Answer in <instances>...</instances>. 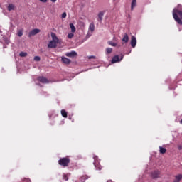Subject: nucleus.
Returning <instances> with one entry per match:
<instances>
[{"label": "nucleus", "mask_w": 182, "mask_h": 182, "mask_svg": "<svg viewBox=\"0 0 182 182\" xmlns=\"http://www.w3.org/2000/svg\"><path fill=\"white\" fill-rule=\"evenodd\" d=\"M70 28L71 29V32L73 33L75 32H76V28H75V25H73V23H70Z\"/></svg>", "instance_id": "nucleus-18"}, {"label": "nucleus", "mask_w": 182, "mask_h": 182, "mask_svg": "<svg viewBox=\"0 0 182 182\" xmlns=\"http://www.w3.org/2000/svg\"><path fill=\"white\" fill-rule=\"evenodd\" d=\"M136 45H137V39L134 36L131 37V46L132 48H136Z\"/></svg>", "instance_id": "nucleus-8"}, {"label": "nucleus", "mask_w": 182, "mask_h": 182, "mask_svg": "<svg viewBox=\"0 0 182 182\" xmlns=\"http://www.w3.org/2000/svg\"><path fill=\"white\" fill-rule=\"evenodd\" d=\"M89 31L90 32H94L95 31V23H91L89 26Z\"/></svg>", "instance_id": "nucleus-17"}, {"label": "nucleus", "mask_w": 182, "mask_h": 182, "mask_svg": "<svg viewBox=\"0 0 182 182\" xmlns=\"http://www.w3.org/2000/svg\"><path fill=\"white\" fill-rule=\"evenodd\" d=\"M113 52V49L112 48H106V53L107 55H109Z\"/></svg>", "instance_id": "nucleus-22"}, {"label": "nucleus", "mask_w": 182, "mask_h": 182, "mask_svg": "<svg viewBox=\"0 0 182 182\" xmlns=\"http://www.w3.org/2000/svg\"><path fill=\"white\" fill-rule=\"evenodd\" d=\"M182 180V175L178 174L175 176V179L173 180V182H180Z\"/></svg>", "instance_id": "nucleus-13"}, {"label": "nucleus", "mask_w": 182, "mask_h": 182, "mask_svg": "<svg viewBox=\"0 0 182 182\" xmlns=\"http://www.w3.org/2000/svg\"><path fill=\"white\" fill-rule=\"evenodd\" d=\"M63 178L65 180V181H68V180H69V174H64L63 176Z\"/></svg>", "instance_id": "nucleus-24"}, {"label": "nucleus", "mask_w": 182, "mask_h": 182, "mask_svg": "<svg viewBox=\"0 0 182 182\" xmlns=\"http://www.w3.org/2000/svg\"><path fill=\"white\" fill-rule=\"evenodd\" d=\"M151 177L154 180H157V178H160V177H161V172L159 170H155L151 172Z\"/></svg>", "instance_id": "nucleus-4"}, {"label": "nucleus", "mask_w": 182, "mask_h": 182, "mask_svg": "<svg viewBox=\"0 0 182 182\" xmlns=\"http://www.w3.org/2000/svg\"><path fill=\"white\" fill-rule=\"evenodd\" d=\"M19 56H21V58H25V57L28 56V53L21 52L19 54Z\"/></svg>", "instance_id": "nucleus-21"}, {"label": "nucleus", "mask_w": 182, "mask_h": 182, "mask_svg": "<svg viewBox=\"0 0 182 182\" xmlns=\"http://www.w3.org/2000/svg\"><path fill=\"white\" fill-rule=\"evenodd\" d=\"M70 163V159L69 157H63L58 160V164L62 167H68Z\"/></svg>", "instance_id": "nucleus-3"}, {"label": "nucleus", "mask_w": 182, "mask_h": 182, "mask_svg": "<svg viewBox=\"0 0 182 182\" xmlns=\"http://www.w3.org/2000/svg\"><path fill=\"white\" fill-rule=\"evenodd\" d=\"M122 42H124V43H127V42H129V35H127V33L124 35Z\"/></svg>", "instance_id": "nucleus-14"}, {"label": "nucleus", "mask_w": 182, "mask_h": 182, "mask_svg": "<svg viewBox=\"0 0 182 182\" xmlns=\"http://www.w3.org/2000/svg\"><path fill=\"white\" fill-rule=\"evenodd\" d=\"M61 60L63 63H65V65H69L70 63V60L66 57H63Z\"/></svg>", "instance_id": "nucleus-12"}, {"label": "nucleus", "mask_w": 182, "mask_h": 182, "mask_svg": "<svg viewBox=\"0 0 182 182\" xmlns=\"http://www.w3.org/2000/svg\"><path fill=\"white\" fill-rule=\"evenodd\" d=\"M41 32L39 28L33 29L31 31L29 32L28 37L31 38V36H35V35H38Z\"/></svg>", "instance_id": "nucleus-5"}, {"label": "nucleus", "mask_w": 182, "mask_h": 182, "mask_svg": "<svg viewBox=\"0 0 182 182\" xmlns=\"http://www.w3.org/2000/svg\"><path fill=\"white\" fill-rule=\"evenodd\" d=\"M173 17L178 25H182V11L174 9L173 11Z\"/></svg>", "instance_id": "nucleus-1"}, {"label": "nucleus", "mask_w": 182, "mask_h": 182, "mask_svg": "<svg viewBox=\"0 0 182 182\" xmlns=\"http://www.w3.org/2000/svg\"><path fill=\"white\" fill-rule=\"evenodd\" d=\"M159 153H161V154H166V153H167V149L162 146H159Z\"/></svg>", "instance_id": "nucleus-16"}, {"label": "nucleus", "mask_w": 182, "mask_h": 182, "mask_svg": "<svg viewBox=\"0 0 182 182\" xmlns=\"http://www.w3.org/2000/svg\"><path fill=\"white\" fill-rule=\"evenodd\" d=\"M178 150H182V146H181V145H179V146H178Z\"/></svg>", "instance_id": "nucleus-33"}, {"label": "nucleus", "mask_w": 182, "mask_h": 182, "mask_svg": "<svg viewBox=\"0 0 182 182\" xmlns=\"http://www.w3.org/2000/svg\"><path fill=\"white\" fill-rule=\"evenodd\" d=\"M180 123H181V124H182V119H181V120Z\"/></svg>", "instance_id": "nucleus-35"}, {"label": "nucleus", "mask_w": 182, "mask_h": 182, "mask_svg": "<svg viewBox=\"0 0 182 182\" xmlns=\"http://www.w3.org/2000/svg\"><path fill=\"white\" fill-rule=\"evenodd\" d=\"M34 60H35L36 62H39V61L41 60V57H39V56H35V57H34Z\"/></svg>", "instance_id": "nucleus-28"}, {"label": "nucleus", "mask_w": 182, "mask_h": 182, "mask_svg": "<svg viewBox=\"0 0 182 182\" xmlns=\"http://www.w3.org/2000/svg\"><path fill=\"white\" fill-rule=\"evenodd\" d=\"M122 59H123V56H122L120 59L119 55H114L112 59V63H117V62H120Z\"/></svg>", "instance_id": "nucleus-9"}, {"label": "nucleus", "mask_w": 182, "mask_h": 182, "mask_svg": "<svg viewBox=\"0 0 182 182\" xmlns=\"http://www.w3.org/2000/svg\"><path fill=\"white\" fill-rule=\"evenodd\" d=\"M87 178H89V177H87V175H83V176H81V178H80V181H81V182H85V181H86V180H87Z\"/></svg>", "instance_id": "nucleus-20"}, {"label": "nucleus", "mask_w": 182, "mask_h": 182, "mask_svg": "<svg viewBox=\"0 0 182 182\" xmlns=\"http://www.w3.org/2000/svg\"><path fill=\"white\" fill-rule=\"evenodd\" d=\"M23 182H32V181H31V179L26 178H24L23 179Z\"/></svg>", "instance_id": "nucleus-29"}, {"label": "nucleus", "mask_w": 182, "mask_h": 182, "mask_svg": "<svg viewBox=\"0 0 182 182\" xmlns=\"http://www.w3.org/2000/svg\"><path fill=\"white\" fill-rule=\"evenodd\" d=\"M50 1H51V2H54L55 3V2H56L57 0H50Z\"/></svg>", "instance_id": "nucleus-34"}, {"label": "nucleus", "mask_w": 182, "mask_h": 182, "mask_svg": "<svg viewBox=\"0 0 182 182\" xmlns=\"http://www.w3.org/2000/svg\"><path fill=\"white\" fill-rule=\"evenodd\" d=\"M37 80H38V82H41V83H43V84L49 83V80H48L46 77L43 76L38 77Z\"/></svg>", "instance_id": "nucleus-6"}, {"label": "nucleus", "mask_w": 182, "mask_h": 182, "mask_svg": "<svg viewBox=\"0 0 182 182\" xmlns=\"http://www.w3.org/2000/svg\"><path fill=\"white\" fill-rule=\"evenodd\" d=\"M93 159L95 161L94 164H95V163H97V161H99V158L97 157V156H94Z\"/></svg>", "instance_id": "nucleus-26"}, {"label": "nucleus", "mask_w": 182, "mask_h": 182, "mask_svg": "<svg viewBox=\"0 0 182 182\" xmlns=\"http://www.w3.org/2000/svg\"><path fill=\"white\" fill-rule=\"evenodd\" d=\"M73 36H75V34H73L72 33L68 34V39H72V38H73Z\"/></svg>", "instance_id": "nucleus-27"}, {"label": "nucleus", "mask_w": 182, "mask_h": 182, "mask_svg": "<svg viewBox=\"0 0 182 182\" xmlns=\"http://www.w3.org/2000/svg\"><path fill=\"white\" fill-rule=\"evenodd\" d=\"M65 55L68 58H75V56H77V53L75 51H71L70 53H67Z\"/></svg>", "instance_id": "nucleus-10"}, {"label": "nucleus", "mask_w": 182, "mask_h": 182, "mask_svg": "<svg viewBox=\"0 0 182 182\" xmlns=\"http://www.w3.org/2000/svg\"><path fill=\"white\" fill-rule=\"evenodd\" d=\"M88 59H96V56H95V55L89 56Z\"/></svg>", "instance_id": "nucleus-31"}, {"label": "nucleus", "mask_w": 182, "mask_h": 182, "mask_svg": "<svg viewBox=\"0 0 182 182\" xmlns=\"http://www.w3.org/2000/svg\"><path fill=\"white\" fill-rule=\"evenodd\" d=\"M105 12H106V11H100L98 13L97 18L98 22L102 23V21H103V16H105Z\"/></svg>", "instance_id": "nucleus-7"}, {"label": "nucleus", "mask_w": 182, "mask_h": 182, "mask_svg": "<svg viewBox=\"0 0 182 182\" xmlns=\"http://www.w3.org/2000/svg\"><path fill=\"white\" fill-rule=\"evenodd\" d=\"M51 38L52 41L48 44V48L53 49L58 46V44L59 43V38H58V36L55 33H51Z\"/></svg>", "instance_id": "nucleus-2"}, {"label": "nucleus", "mask_w": 182, "mask_h": 182, "mask_svg": "<svg viewBox=\"0 0 182 182\" xmlns=\"http://www.w3.org/2000/svg\"><path fill=\"white\" fill-rule=\"evenodd\" d=\"M18 36H19L21 38V36H22V35H23V32L22 31V30H19L17 33Z\"/></svg>", "instance_id": "nucleus-25"}, {"label": "nucleus", "mask_w": 182, "mask_h": 182, "mask_svg": "<svg viewBox=\"0 0 182 182\" xmlns=\"http://www.w3.org/2000/svg\"><path fill=\"white\" fill-rule=\"evenodd\" d=\"M136 6H137V0H132L131 3V11H133Z\"/></svg>", "instance_id": "nucleus-11"}, {"label": "nucleus", "mask_w": 182, "mask_h": 182, "mask_svg": "<svg viewBox=\"0 0 182 182\" xmlns=\"http://www.w3.org/2000/svg\"><path fill=\"white\" fill-rule=\"evenodd\" d=\"M66 16H67L66 12H64L62 14L61 18L63 19V18H66Z\"/></svg>", "instance_id": "nucleus-30"}, {"label": "nucleus", "mask_w": 182, "mask_h": 182, "mask_svg": "<svg viewBox=\"0 0 182 182\" xmlns=\"http://www.w3.org/2000/svg\"><path fill=\"white\" fill-rule=\"evenodd\" d=\"M40 2H43L44 4H46L48 2V0H39Z\"/></svg>", "instance_id": "nucleus-32"}, {"label": "nucleus", "mask_w": 182, "mask_h": 182, "mask_svg": "<svg viewBox=\"0 0 182 182\" xmlns=\"http://www.w3.org/2000/svg\"><path fill=\"white\" fill-rule=\"evenodd\" d=\"M108 45H109V46H114V47L117 46V43H113L112 41H108Z\"/></svg>", "instance_id": "nucleus-23"}, {"label": "nucleus", "mask_w": 182, "mask_h": 182, "mask_svg": "<svg viewBox=\"0 0 182 182\" xmlns=\"http://www.w3.org/2000/svg\"><path fill=\"white\" fill-rule=\"evenodd\" d=\"M61 115L63 116V117H65V118L68 117V112H66V110L62 109Z\"/></svg>", "instance_id": "nucleus-19"}, {"label": "nucleus", "mask_w": 182, "mask_h": 182, "mask_svg": "<svg viewBox=\"0 0 182 182\" xmlns=\"http://www.w3.org/2000/svg\"><path fill=\"white\" fill-rule=\"evenodd\" d=\"M7 9L9 12H11V11H14L15 10V5L12 4H9Z\"/></svg>", "instance_id": "nucleus-15"}]
</instances>
